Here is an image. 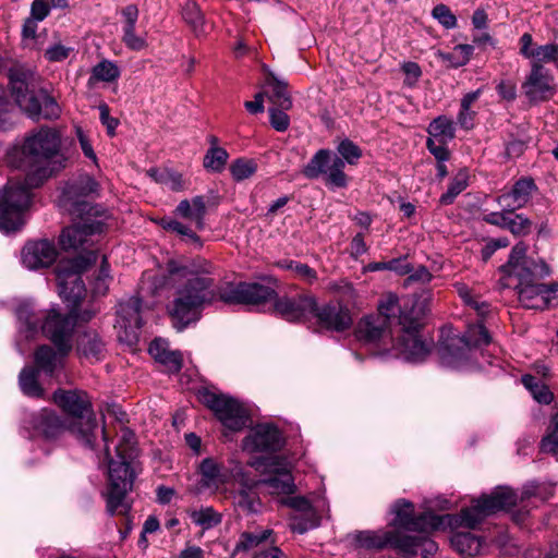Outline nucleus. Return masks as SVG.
<instances>
[{
	"label": "nucleus",
	"instance_id": "nucleus-63",
	"mask_svg": "<svg viewBox=\"0 0 558 558\" xmlns=\"http://www.w3.org/2000/svg\"><path fill=\"white\" fill-rule=\"evenodd\" d=\"M135 29H123L122 41L129 49L140 51L147 47V43L144 37L136 34Z\"/></svg>",
	"mask_w": 558,
	"mask_h": 558
},
{
	"label": "nucleus",
	"instance_id": "nucleus-1",
	"mask_svg": "<svg viewBox=\"0 0 558 558\" xmlns=\"http://www.w3.org/2000/svg\"><path fill=\"white\" fill-rule=\"evenodd\" d=\"M208 267L207 263L202 268L168 263V272L180 280L173 300L167 305L172 326L178 331L199 320L203 310L218 300L226 304L250 306H259L275 300L276 291L258 282L217 287L215 279L209 276Z\"/></svg>",
	"mask_w": 558,
	"mask_h": 558
},
{
	"label": "nucleus",
	"instance_id": "nucleus-46",
	"mask_svg": "<svg viewBox=\"0 0 558 558\" xmlns=\"http://www.w3.org/2000/svg\"><path fill=\"white\" fill-rule=\"evenodd\" d=\"M529 59L532 65H542L543 63H558V44H547L535 47Z\"/></svg>",
	"mask_w": 558,
	"mask_h": 558
},
{
	"label": "nucleus",
	"instance_id": "nucleus-51",
	"mask_svg": "<svg viewBox=\"0 0 558 558\" xmlns=\"http://www.w3.org/2000/svg\"><path fill=\"white\" fill-rule=\"evenodd\" d=\"M120 75L118 66L110 61H101L93 68V77L97 81L113 82Z\"/></svg>",
	"mask_w": 558,
	"mask_h": 558
},
{
	"label": "nucleus",
	"instance_id": "nucleus-57",
	"mask_svg": "<svg viewBox=\"0 0 558 558\" xmlns=\"http://www.w3.org/2000/svg\"><path fill=\"white\" fill-rule=\"evenodd\" d=\"M532 227V222L529 218L523 217L522 215H515L514 217H510L507 228L513 235L524 236L530 233Z\"/></svg>",
	"mask_w": 558,
	"mask_h": 558
},
{
	"label": "nucleus",
	"instance_id": "nucleus-47",
	"mask_svg": "<svg viewBox=\"0 0 558 558\" xmlns=\"http://www.w3.org/2000/svg\"><path fill=\"white\" fill-rule=\"evenodd\" d=\"M539 448L544 453L558 454V412L553 416L548 430L541 440Z\"/></svg>",
	"mask_w": 558,
	"mask_h": 558
},
{
	"label": "nucleus",
	"instance_id": "nucleus-3",
	"mask_svg": "<svg viewBox=\"0 0 558 558\" xmlns=\"http://www.w3.org/2000/svg\"><path fill=\"white\" fill-rule=\"evenodd\" d=\"M96 259L94 253L73 259L62 260L56 267V275L61 298L71 303L66 315L52 307L46 311L40 329L43 333L63 353L72 350L71 338L76 324V307L84 299L86 289L81 275Z\"/></svg>",
	"mask_w": 558,
	"mask_h": 558
},
{
	"label": "nucleus",
	"instance_id": "nucleus-13",
	"mask_svg": "<svg viewBox=\"0 0 558 558\" xmlns=\"http://www.w3.org/2000/svg\"><path fill=\"white\" fill-rule=\"evenodd\" d=\"M395 519L392 524L397 527L420 532L429 533L438 530L444 524L445 517L437 515L430 511L414 513V505L407 499H399L392 506Z\"/></svg>",
	"mask_w": 558,
	"mask_h": 558
},
{
	"label": "nucleus",
	"instance_id": "nucleus-44",
	"mask_svg": "<svg viewBox=\"0 0 558 558\" xmlns=\"http://www.w3.org/2000/svg\"><path fill=\"white\" fill-rule=\"evenodd\" d=\"M119 437V444L116 448L117 457L135 459L137 456L135 434L128 427H122Z\"/></svg>",
	"mask_w": 558,
	"mask_h": 558
},
{
	"label": "nucleus",
	"instance_id": "nucleus-34",
	"mask_svg": "<svg viewBox=\"0 0 558 558\" xmlns=\"http://www.w3.org/2000/svg\"><path fill=\"white\" fill-rule=\"evenodd\" d=\"M452 547L464 556H475L482 547V539L470 532H458L451 536Z\"/></svg>",
	"mask_w": 558,
	"mask_h": 558
},
{
	"label": "nucleus",
	"instance_id": "nucleus-52",
	"mask_svg": "<svg viewBox=\"0 0 558 558\" xmlns=\"http://www.w3.org/2000/svg\"><path fill=\"white\" fill-rule=\"evenodd\" d=\"M337 150L344 163L355 165L362 157L361 148L348 138L339 143Z\"/></svg>",
	"mask_w": 558,
	"mask_h": 558
},
{
	"label": "nucleus",
	"instance_id": "nucleus-21",
	"mask_svg": "<svg viewBox=\"0 0 558 558\" xmlns=\"http://www.w3.org/2000/svg\"><path fill=\"white\" fill-rule=\"evenodd\" d=\"M141 307V300L137 296L119 303L117 326L124 330L125 338L130 342L137 339L138 330L143 326Z\"/></svg>",
	"mask_w": 558,
	"mask_h": 558
},
{
	"label": "nucleus",
	"instance_id": "nucleus-38",
	"mask_svg": "<svg viewBox=\"0 0 558 558\" xmlns=\"http://www.w3.org/2000/svg\"><path fill=\"white\" fill-rule=\"evenodd\" d=\"M427 132L428 138L449 142L454 138L453 121L445 116H439L429 123Z\"/></svg>",
	"mask_w": 558,
	"mask_h": 558
},
{
	"label": "nucleus",
	"instance_id": "nucleus-43",
	"mask_svg": "<svg viewBox=\"0 0 558 558\" xmlns=\"http://www.w3.org/2000/svg\"><path fill=\"white\" fill-rule=\"evenodd\" d=\"M343 169L344 161L339 156L333 155L327 171L325 172L326 184L332 187H345L348 179Z\"/></svg>",
	"mask_w": 558,
	"mask_h": 558
},
{
	"label": "nucleus",
	"instance_id": "nucleus-28",
	"mask_svg": "<svg viewBox=\"0 0 558 558\" xmlns=\"http://www.w3.org/2000/svg\"><path fill=\"white\" fill-rule=\"evenodd\" d=\"M148 352L151 357L163 365L170 373H178L182 368V355L179 351H171L169 343L160 338L150 342Z\"/></svg>",
	"mask_w": 558,
	"mask_h": 558
},
{
	"label": "nucleus",
	"instance_id": "nucleus-22",
	"mask_svg": "<svg viewBox=\"0 0 558 558\" xmlns=\"http://www.w3.org/2000/svg\"><path fill=\"white\" fill-rule=\"evenodd\" d=\"M29 426L35 433L46 439H54L65 430L69 432V421L61 418L53 410L41 409L31 415Z\"/></svg>",
	"mask_w": 558,
	"mask_h": 558
},
{
	"label": "nucleus",
	"instance_id": "nucleus-12",
	"mask_svg": "<svg viewBox=\"0 0 558 558\" xmlns=\"http://www.w3.org/2000/svg\"><path fill=\"white\" fill-rule=\"evenodd\" d=\"M199 400L214 412L226 428L239 432L246 426L248 413L235 399L209 390H203L199 392Z\"/></svg>",
	"mask_w": 558,
	"mask_h": 558
},
{
	"label": "nucleus",
	"instance_id": "nucleus-27",
	"mask_svg": "<svg viewBox=\"0 0 558 558\" xmlns=\"http://www.w3.org/2000/svg\"><path fill=\"white\" fill-rule=\"evenodd\" d=\"M410 302H424L425 307L427 306V300L422 296H411L407 298L402 301V304H399V299L395 293L388 292L381 296L378 302V314L386 318V322L392 326L396 322L399 325V317L401 313L405 310V305Z\"/></svg>",
	"mask_w": 558,
	"mask_h": 558
},
{
	"label": "nucleus",
	"instance_id": "nucleus-56",
	"mask_svg": "<svg viewBox=\"0 0 558 558\" xmlns=\"http://www.w3.org/2000/svg\"><path fill=\"white\" fill-rule=\"evenodd\" d=\"M468 335L466 340L470 342V348L487 345L492 341L488 330L482 324L471 327Z\"/></svg>",
	"mask_w": 558,
	"mask_h": 558
},
{
	"label": "nucleus",
	"instance_id": "nucleus-53",
	"mask_svg": "<svg viewBox=\"0 0 558 558\" xmlns=\"http://www.w3.org/2000/svg\"><path fill=\"white\" fill-rule=\"evenodd\" d=\"M256 163L248 159H238L230 167L231 174L236 181L252 177L256 172Z\"/></svg>",
	"mask_w": 558,
	"mask_h": 558
},
{
	"label": "nucleus",
	"instance_id": "nucleus-49",
	"mask_svg": "<svg viewBox=\"0 0 558 558\" xmlns=\"http://www.w3.org/2000/svg\"><path fill=\"white\" fill-rule=\"evenodd\" d=\"M192 521L205 530L211 529L221 522V515L211 507L202 508L191 513Z\"/></svg>",
	"mask_w": 558,
	"mask_h": 558
},
{
	"label": "nucleus",
	"instance_id": "nucleus-33",
	"mask_svg": "<svg viewBox=\"0 0 558 558\" xmlns=\"http://www.w3.org/2000/svg\"><path fill=\"white\" fill-rule=\"evenodd\" d=\"M482 89L465 94L460 104V110L457 116V123L464 130H471L474 128V119L476 112L472 110L473 104L480 98Z\"/></svg>",
	"mask_w": 558,
	"mask_h": 558
},
{
	"label": "nucleus",
	"instance_id": "nucleus-62",
	"mask_svg": "<svg viewBox=\"0 0 558 558\" xmlns=\"http://www.w3.org/2000/svg\"><path fill=\"white\" fill-rule=\"evenodd\" d=\"M281 108H269V120L271 126L278 132H284L290 125L289 116Z\"/></svg>",
	"mask_w": 558,
	"mask_h": 558
},
{
	"label": "nucleus",
	"instance_id": "nucleus-40",
	"mask_svg": "<svg viewBox=\"0 0 558 558\" xmlns=\"http://www.w3.org/2000/svg\"><path fill=\"white\" fill-rule=\"evenodd\" d=\"M473 46L457 45L450 52H439L438 56L450 68H460L465 65L473 54Z\"/></svg>",
	"mask_w": 558,
	"mask_h": 558
},
{
	"label": "nucleus",
	"instance_id": "nucleus-41",
	"mask_svg": "<svg viewBox=\"0 0 558 558\" xmlns=\"http://www.w3.org/2000/svg\"><path fill=\"white\" fill-rule=\"evenodd\" d=\"M235 506L245 513H257L260 510V499L250 487H243L234 495Z\"/></svg>",
	"mask_w": 558,
	"mask_h": 558
},
{
	"label": "nucleus",
	"instance_id": "nucleus-15",
	"mask_svg": "<svg viewBox=\"0 0 558 558\" xmlns=\"http://www.w3.org/2000/svg\"><path fill=\"white\" fill-rule=\"evenodd\" d=\"M274 308L280 317L288 322H303L316 310V298L310 293L293 296L276 295Z\"/></svg>",
	"mask_w": 558,
	"mask_h": 558
},
{
	"label": "nucleus",
	"instance_id": "nucleus-20",
	"mask_svg": "<svg viewBox=\"0 0 558 558\" xmlns=\"http://www.w3.org/2000/svg\"><path fill=\"white\" fill-rule=\"evenodd\" d=\"M57 257L58 251L48 240L28 242L22 250V263L28 269L49 267Z\"/></svg>",
	"mask_w": 558,
	"mask_h": 558
},
{
	"label": "nucleus",
	"instance_id": "nucleus-17",
	"mask_svg": "<svg viewBox=\"0 0 558 558\" xmlns=\"http://www.w3.org/2000/svg\"><path fill=\"white\" fill-rule=\"evenodd\" d=\"M283 445L280 430L272 424H258L243 439L242 447L248 452H274Z\"/></svg>",
	"mask_w": 558,
	"mask_h": 558
},
{
	"label": "nucleus",
	"instance_id": "nucleus-30",
	"mask_svg": "<svg viewBox=\"0 0 558 558\" xmlns=\"http://www.w3.org/2000/svg\"><path fill=\"white\" fill-rule=\"evenodd\" d=\"M206 213V201L202 195H197L191 201L182 199L174 210L177 216L194 221L197 230H203L205 228Z\"/></svg>",
	"mask_w": 558,
	"mask_h": 558
},
{
	"label": "nucleus",
	"instance_id": "nucleus-55",
	"mask_svg": "<svg viewBox=\"0 0 558 558\" xmlns=\"http://www.w3.org/2000/svg\"><path fill=\"white\" fill-rule=\"evenodd\" d=\"M432 16L446 29L457 26V17L446 4H437L432 11Z\"/></svg>",
	"mask_w": 558,
	"mask_h": 558
},
{
	"label": "nucleus",
	"instance_id": "nucleus-14",
	"mask_svg": "<svg viewBox=\"0 0 558 558\" xmlns=\"http://www.w3.org/2000/svg\"><path fill=\"white\" fill-rule=\"evenodd\" d=\"M253 466L259 469L264 465L265 472L269 475L255 485H265L271 495H290L295 490L294 480L291 474L290 464L282 457H271L263 462L252 463Z\"/></svg>",
	"mask_w": 558,
	"mask_h": 558
},
{
	"label": "nucleus",
	"instance_id": "nucleus-36",
	"mask_svg": "<svg viewBox=\"0 0 558 558\" xmlns=\"http://www.w3.org/2000/svg\"><path fill=\"white\" fill-rule=\"evenodd\" d=\"M267 84L271 87L268 99L274 104V108L289 110L292 108V100L287 90V84L279 81L274 74L267 78Z\"/></svg>",
	"mask_w": 558,
	"mask_h": 558
},
{
	"label": "nucleus",
	"instance_id": "nucleus-31",
	"mask_svg": "<svg viewBox=\"0 0 558 558\" xmlns=\"http://www.w3.org/2000/svg\"><path fill=\"white\" fill-rule=\"evenodd\" d=\"M38 374L39 372L34 367H24L19 376V385L25 396L44 399L46 392L38 381Z\"/></svg>",
	"mask_w": 558,
	"mask_h": 558
},
{
	"label": "nucleus",
	"instance_id": "nucleus-25",
	"mask_svg": "<svg viewBox=\"0 0 558 558\" xmlns=\"http://www.w3.org/2000/svg\"><path fill=\"white\" fill-rule=\"evenodd\" d=\"M201 474L199 489H207L216 493L222 487L229 478L227 469L213 458H205L199 466Z\"/></svg>",
	"mask_w": 558,
	"mask_h": 558
},
{
	"label": "nucleus",
	"instance_id": "nucleus-2",
	"mask_svg": "<svg viewBox=\"0 0 558 558\" xmlns=\"http://www.w3.org/2000/svg\"><path fill=\"white\" fill-rule=\"evenodd\" d=\"M60 149L61 135L56 129L43 126L25 137L20 167L26 175L23 181L10 180L0 191L1 231L13 232L24 226V213L32 203V189L39 187L65 167L66 159Z\"/></svg>",
	"mask_w": 558,
	"mask_h": 558
},
{
	"label": "nucleus",
	"instance_id": "nucleus-48",
	"mask_svg": "<svg viewBox=\"0 0 558 558\" xmlns=\"http://www.w3.org/2000/svg\"><path fill=\"white\" fill-rule=\"evenodd\" d=\"M468 186V174L459 172L449 183L448 190L444 193L439 202L442 205H450L454 202L456 197L463 192Z\"/></svg>",
	"mask_w": 558,
	"mask_h": 558
},
{
	"label": "nucleus",
	"instance_id": "nucleus-6",
	"mask_svg": "<svg viewBox=\"0 0 558 558\" xmlns=\"http://www.w3.org/2000/svg\"><path fill=\"white\" fill-rule=\"evenodd\" d=\"M399 317L397 340L392 341L395 356L410 362H422L430 352L429 345L418 335L425 316L424 302H410Z\"/></svg>",
	"mask_w": 558,
	"mask_h": 558
},
{
	"label": "nucleus",
	"instance_id": "nucleus-39",
	"mask_svg": "<svg viewBox=\"0 0 558 558\" xmlns=\"http://www.w3.org/2000/svg\"><path fill=\"white\" fill-rule=\"evenodd\" d=\"M522 384L538 403L549 404L554 400V393L548 386L533 375L522 376Z\"/></svg>",
	"mask_w": 558,
	"mask_h": 558
},
{
	"label": "nucleus",
	"instance_id": "nucleus-7",
	"mask_svg": "<svg viewBox=\"0 0 558 558\" xmlns=\"http://www.w3.org/2000/svg\"><path fill=\"white\" fill-rule=\"evenodd\" d=\"M107 218V214L99 216L83 215V218H73V220L78 219L80 221L62 230L59 238L61 247L64 251H85L84 254H80L77 257L87 256L89 253H94L97 257L96 251H86V248L94 244L93 238L95 235H99L105 231ZM73 258H76V256L72 257L71 259ZM68 259L69 258H63V260ZM95 260H97V258ZM61 262L62 259L58 263V265ZM95 263L96 262L92 263L84 271H86Z\"/></svg>",
	"mask_w": 558,
	"mask_h": 558
},
{
	"label": "nucleus",
	"instance_id": "nucleus-59",
	"mask_svg": "<svg viewBox=\"0 0 558 558\" xmlns=\"http://www.w3.org/2000/svg\"><path fill=\"white\" fill-rule=\"evenodd\" d=\"M328 290L330 292L338 294L341 299H343L347 302H350L356 298V292L352 283L344 279L330 282L328 286Z\"/></svg>",
	"mask_w": 558,
	"mask_h": 558
},
{
	"label": "nucleus",
	"instance_id": "nucleus-11",
	"mask_svg": "<svg viewBox=\"0 0 558 558\" xmlns=\"http://www.w3.org/2000/svg\"><path fill=\"white\" fill-rule=\"evenodd\" d=\"M134 459H123L117 457V460L109 459V493L107 496V509L110 514L117 512L124 513L129 510V506L124 504L128 492L132 489L134 482V471L132 463Z\"/></svg>",
	"mask_w": 558,
	"mask_h": 558
},
{
	"label": "nucleus",
	"instance_id": "nucleus-10",
	"mask_svg": "<svg viewBox=\"0 0 558 558\" xmlns=\"http://www.w3.org/2000/svg\"><path fill=\"white\" fill-rule=\"evenodd\" d=\"M98 191L99 184L93 177L88 174L80 175L63 189L59 206L69 213L72 218H83V215L99 216L106 214L84 199L87 196L97 195Z\"/></svg>",
	"mask_w": 558,
	"mask_h": 558
},
{
	"label": "nucleus",
	"instance_id": "nucleus-23",
	"mask_svg": "<svg viewBox=\"0 0 558 558\" xmlns=\"http://www.w3.org/2000/svg\"><path fill=\"white\" fill-rule=\"evenodd\" d=\"M535 190L536 185L532 179H520L514 183L511 191L497 197V203L504 211L513 213L529 203Z\"/></svg>",
	"mask_w": 558,
	"mask_h": 558
},
{
	"label": "nucleus",
	"instance_id": "nucleus-32",
	"mask_svg": "<svg viewBox=\"0 0 558 558\" xmlns=\"http://www.w3.org/2000/svg\"><path fill=\"white\" fill-rule=\"evenodd\" d=\"M105 344L95 331H86L80 336L77 351L87 359H101Z\"/></svg>",
	"mask_w": 558,
	"mask_h": 558
},
{
	"label": "nucleus",
	"instance_id": "nucleus-4",
	"mask_svg": "<svg viewBox=\"0 0 558 558\" xmlns=\"http://www.w3.org/2000/svg\"><path fill=\"white\" fill-rule=\"evenodd\" d=\"M53 401L70 416L66 418L70 434L84 446L93 449L97 423L87 392L80 389H57L53 392Z\"/></svg>",
	"mask_w": 558,
	"mask_h": 558
},
{
	"label": "nucleus",
	"instance_id": "nucleus-8",
	"mask_svg": "<svg viewBox=\"0 0 558 558\" xmlns=\"http://www.w3.org/2000/svg\"><path fill=\"white\" fill-rule=\"evenodd\" d=\"M518 496L509 487H498L489 495H483L471 507L464 508L456 518L460 526L475 529L485 518L517 505Z\"/></svg>",
	"mask_w": 558,
	"mask_h": 558
},
{
	"label": "nucleus",
	"instance_id": "nucleus-60",
	"mask_svg": "<svg viewBox=\"0 0 558 558\" xmlns=\"http://www.w3.org/2000/svg\"><path fill=\"white\" fill-rule=\"evenodd\" d=\"M11 89L12 95L15 98L16 104L20 102V99L25 95L29 94L28 84L26 81L25 73H12L11 74Z\"/></svg>",
	"mask_w": 558,
	"mask_h": 558
},
{
	"label": "nucleus",
	"instance_id": "nucleus-18",
	"mask_svg": "<svg viewBox=\"0 0 558 558\" xmlns=\"http://www.w3.org/2000/svg\"><path fill=\"white\" fill-rule=\"evenodd\" d=\"M395 331L386 318L380 315L362 317L354 329L355 338L364 344H377L393 337Z\"/></svg>",
	"mask_w": 558,
	"mask_h": 558
},
{
	"label": "nucleus",
	"instance_id": "nucleus-35",
	"mask_svg": "<svg viewBox=\"0 0 558 558\" xmlns=\"http://www.w3.org/2000/svg\"><path fill=\"white\" fill-rule=\"evenodd\" d=\"M519 301L527 308L543 310L542 283H522L515 284Z\"/></svg>",
	"mask_w": 558,
	"mask_h": 558
},
{
	"label": "nucleus",
	"instance_id": "nucleus-5",
	"mask_svg": "<svg viewBox=\"0 0 558 558\" xmlns=\"http://www.w3.org/2000/svg\"><path fill=\"white\" fill-rule=\"evenodd\" d=\"M355 543L366 549L391 547L405 558H432L437 544L426 535L412 536L401 531H360L354 534Z\"/></svg>",
	"mask_w": 558,
	"mask_h": 558
},
{
	"label": "nucleus",
	"instance_id": "nucleus-64",
	"mask_svg": "<svg viewBox=\"0 0 558 558\" xmlns=\"http://www.w3.org/2000/svg\"><path fill=\"white\" fill-rule=\"evenodd\" d=\"M73 51V48L66 47L62 44H53L49 46L45 51V58L50 62H61L65 60L70 53Z\"/></svg>",
	"mask_w": 558,
	"mask_h": 558
},
{
	"label": "nucleus",
	"instance_id": "nucleus-61",
	"mask_svg": "<svg viewBox=\"0 0 558 558\" xmlns=\"http://www.w3.org/2000/svg\"><path fill=\"white\" fill-rule=\"evenodd\" d=\"M109 280H110L109 265L107 263L106 256H102L101 266H100L98 276L95 278L94 286H93L94 292L96 294L104 295L108 290Z\"/></svg>",
	"mask_w": 558,
	"mask_h": 558
},
{
	"label": "nucleus",
	"instance_id": "nucleus-26",
	"mask_svg": "<svg viewBox=\"0 0 558 558\" xmlns=\"http://www.w3.org/2000/svg\"><path fill=\"white\" fill-rule=\"evenodd\" d=\"M46 312H37L31 301L21 302L15 308V316L20 324V332L26 338H33L45 320Z\"/></svg>",
	"mask_w": 558,
	"mask_h": 558
},
{
	"label": "nucleus",
	"instance_id": "nucleus-29",
	"mask_svg": "<svg viewBox=\"0 0 558 558\" xmlns=\"http://www.w3.org/2000/svg\"><path fill=\"white\" fill-rule=\"evenodd\" d=\"M70 352H62L57 348V351L49 345H40L34 353L35 367L38 372L52 376L53 373L62 367L64 357Z\"/></svg>",
	"mask_w": 558,
	"mask_h": 558
},
{
	"label": "nucleus",
	"instance_id": "nucleus-37",
	"mask_svg": "<svg viewBox=\"0 0 558 558\" xmlns=\"http://www.w3.org/2000/svg\"><path fill=\"white\" fill-rule=\"evenodd\" d=\"M332 154L328 149H319L303 169V174L308 179H317L325 174L332 159Z\"/></svg>",
	"mask_w": 558,
	"mask_h": 558
},
{
	"label": "nucleus",
	"instance_id": "nucleus-58",
	"mask_svg": "<svg viewBox=\"0 0 558 558\" xmlns=\"http://www.w3.org/2000/svg\"><path fill=\"white\" fill-rule=\"evenodd\" d=\"M60 107L57 101L49 95L41 93L40 112L38 119H57L60 116Z\"/></svg>",
	"mask_w": 558,
	"mask_h": 558
},
{
	"label": "nucleus",
	"instance_id": "nucleus-9",
	"mask_svg": "<svg viewBox=\"0 0 558 558\" xmlns=\"http://www.w3.org/2000/svg\"><path fill=\"white\" fill-rule=\"evenodd\" d=\"M527 246L523 242L517 243L509 255L508 262L500 267V271L505 275L501 279L502 286L508 287L509 280L515 278L517 284L534 283L550 275L549 266L543 259H534L526 256Z\"/></svg>",
	"mask_w": 558,
	"mask_h": 558
},
{
	"label": "nucleus",
	"instance_id": "nucleus-16",
	"mask_svg": "<svg viewBox=\"0 0 558 558\" xmlns=\"http://www.w3.org/2000/svg\"><path fill=\"white\" fill-rule=\"evenodd\" d=\"M313 315L316 318L317 325L328 331L343 332L353 325L351 312L342 303H327L318 306L316 302V310Z\"/></svg>",
	"mask_w": 558,
	"mask_h": 558
},
{
	"label": "nucleus",
	"instance_id": "nucleus-42",
	"mask_svg": "<svg viewBox=\"0 0 558 558\" xmlns=\"http://www.w3.org/2000/svg\"><path fill=\"white\" fill-rule=\"evenodd\" d=\"M272 534V530L266 529L259 532H243L235 544L233 553L248 551L257 547L260 543L267 541Z\"/></svg>",
	"mask_w": 558,
	"mask_h": 558
},
{
	"label": "nucleus",
	"instance_id": "nucleus-45",
	"mask_svg": "<svg viewBox=\"0 0 558 558\" xmlns=\"http://www.w3.org/2000/svg\"><path fill=\"white\" fill-rule=\"evenodd\" d=\"M182 16L197 36L204 34V16L195 2L189 1L184 4Z\"/></svg>",
	"mask_w": 558,
	"mask_h": 558
},
{
	"label": "nucleus",
	"instance_id": "nucleus-54",
	"mask_svg": "<svg viewBox=\"0 0 558 558\" xmlns=\"http://www.w3.org/2000/svg\"><path fill=\"white\" fill-rule=\"evenodd\" d=\"M40 100L41 93L39 95H35L34 93H29L20 99L17 106L32 119L38 120V113L40 112Z\"/></svg>",
	"mask_w": 558,
	"mask_h": 558
},
{
	"label": "nucleus",
	"instance_id": "nucleus-19",
	"mask_svg": "<svg viewBox=\"0 0 558 558\" xmlns=\"http://www.w3.org/2000/svg\"><path fill=\"white\" fill-rule=\"evenodd\" d=\"M554 78L543 65H532L522 88L526 97L534 102L545 101L555 93Z\"/></svg>",
	"mask_w": 558,
	"mask_h": 558
},
{
	"label": "nucleus",
	"instance_id": "nucleus-50",
	"mask_svg": "<svg viewBox=\"0 0 558 558\" xmlns=\"http://www.w3.org/2000/svg\"><path fill=\"white\" fill-rule=\"evenodd\" d=\"M228 157L229 155L225 148L211 147L204 157V167L207 170L220 172L225 168Z\"/></svg>",
	"mask_w": 558,
	"mask_h": 558
},
{
	"label": "nucleus",
	"instance_id": "nucleus-24",
	"mask_svg": "<svg viewBox=\"0 0 558 558\" xmlns=\"http://www.w3.org/2000/svg\"><path fill=\"white\" fill-rule=\"evenodd\" d=\"M470 342L465 337H448L439 344V355L442 365L451 368L459 367L468 359Z\"/></svg>",
	"mask_w": 558,
	"mask_h": 558
}]
</instances>
